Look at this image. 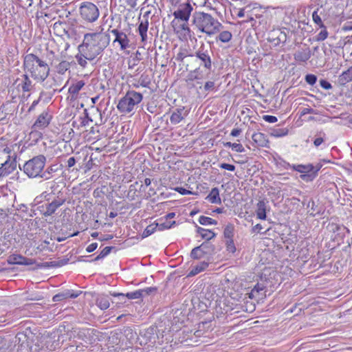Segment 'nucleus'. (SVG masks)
Here are the masks:
<instances>
[{"label":"nucleus","mask_w":352,"mask_h":352,"mask_svg":"<svg viewBox=\"0 0 352 352\" xmlns=\"http://www.w3.org/2000/svg\"><path fill=\"white\" fill-rule=\"evenodd\" d=\"M252 138L259 146L268 147L269 140L264 133L260 132L255 133L252 135Z\"/></svg>","instance_id":"nucleus-19"},{"label":"nucleus","mask_w":352,"mask_h":352,"mask_svg":"<svg viewBox=\"0 0 352 352\" xmlns=\"http://www.w3.org/2000/svg\"><path fill=\"white\" fill-rule=\"evenodd\" d=\"M265 286L263 283H256L250 292H247L245 295H248L250 299H262L265 296Z\"/></svg>","instance_id":"nucleus-13"},{"label":"nucleus","mask_w":352,"mask_h":352,"mask_svg":"<svg viewBox=\"0 0 352 352\" xmlns=\"http://www.w3.org/2000/svg\"><path fill=\"white\" fill-rule=\"evenodd\" d=\"M311 57V52L309 49L298 51L294 54V58L297 61L306 62Z\"/></svg>","instance_id":"nucleus-27"},{"label":"nucleus","mask_w":352,"mask_h":352,"mask_svg":"<svg viewBox=\"0 0 352 352\" xmlns=\"http://www.w3.org/2000/svg\"><path fill=\"white\" fill-rule=\"evenodd\" d=\"M188 113L185 111L184 107L176 109L170 117V121L173 124H179L186 116Z\"/></svg>","instance_id":"nucleus-17"},{"label":"nucleus","mask_w":352,"mask_h":352,"mask_svg":"<svg viewBox=\"0 0 352 352\" xmlns=\"http://www.w3.org/2000/svg\"><path fill=\"white\" fill-rule=\"evenodd\" d=\"M208 266V263L206 262H201L196 266H194L192 270L189 272L188 276H193L197 275V274L203 272L204 270L207 268Z\"/></svg>","instance_id":"nucleus-31"},{"label":"nucleus","mask_w":352,"mask_h":352,"mask_svg":"<svg viewBox=\"0 0 352 352\" xmlns=\"http://www.w3.org/2000/svg\"><path fill=\"white\" fill-rule=\"evenodd\" d=\"M211 54L212 51L205 47L204 44L195 52L196 57L201 61L200 65L204 66L208 70H210L212 67Z\"/></svg>","instance_id":"nucleus-9"},{"label":"nucleus","mask_w":352,"mask_h":352,"mask_svg":"<svg viewBox=\"0 0 352 352\" xmlns=\"http://www.w3.org/2000/svg\"><path fill=\"white\" fill-rule=\"evenodd\" d=\"M72 63V62H68L67 60L61 61L56 67V72L59 74H64L70 68Z\"/></svg>","instance_id":"nucleus-33"},{"label":"nucleus","mask_w":352,"mask_h":352,"mask_svg":"<svg viewBox=\"0 0 352 352\" xmlns=\"http://www.w3.org/2000/svg\"><path fill=\"white\" fill-rule=\"evenodd\" d=\"M199 222L200 224L204 225V226L216 225L217 223V221L212 219L210 217H206V216L199 217Z\"/></svg>","instance_id":"nucleus-42"},{"label":"nucleus","mask_w":352,"mask_h":352,"mask_svg":"<svg viewBox=\"0 0 352 352\" xmlns=\"http://www.w3.org/2000/svg\"><path fill=\"white\" fill-rule=\"evenodd\" d=\"M171 25L175 33L179 34L185 37L190 36L191 30L188 27V21H179L174 19L171 22Z\"/></svg>","instance_id":"nucleus-12"},{"label":"nucleus","mask_w":352,"mask_h":352,"mask_svg":"<svg viewBox=\"0 0 352 352\" xmlns=\"http://www.w3.org/2000/svg\"><path fill=\"white\" fill-rule=\"evenodd\" d=\"M337 230H339L340 232L336 235L334 240L337 241L338 242V244H340V241L344 236L345 233H349V230L344 226H342V227L337 226Z\"/></svg>","instance_id":"nucleus-39"},{"label":"nucleus","mask_w":352,"mask_h":352,"mask_svg":"<svg viewBox=\"0 0 352 352\" xmlns=\"http://www.w3.org/2000/svg\"><path fill=\"white\" fill-rule=\"evenodd\" d=\"M111 295L115 297L122 298V299L125 297H127L129 299H138L142 297L140 289L133 292H129L126 294L122 293H113Z\"/></svg>","instance_id":"nucleus-26"},{"label":"nucleus","mask_w":352,"mask_h":352,"mask_svg":"<svg viewBox=\"0 0 352 352\" xmlns=\"http://www.w3.org/2000/svg\"><path fill=\"white\" fill-rule=\"evenodd\" d=\"M202 76L201 74L199 68H197L193 71H191L187 76L186 81L190 82L197 79H201Z\"/></svg>","instance_id":"nucleus-38"},{"label":"nucleus","mask_w":352,"mask_h":352,"mask_svg":"<svg viewBox=\"0 0 352 352\" xmlns=\"http://www.w3.org/2000/svg\"><path fill=\"white\" fill-rule=\"evenodd\" d=\"M96 305L102 310L109 307L110 298L106 295H99L96 298Z\"/></svg>","instance_id":"nucleus-23"},{"label":"nucleus","mask_w":352,"mask_h":352,"mask_svg":"<svg viewBox=\"0 0 352 352\" xmlns=\"http://www.w3.org/2000/svg\"><path fill=\"white\" fill-rule=\"evenodd\" d=\"M23 67L24 72L37 82H43L50 74V67L47 63L34 54H28L24 56Z\"/></svg>","instance_id":"nucleus-1"},{"label":"nucleus","mask_w":352,"mask_h":352,"mask_svg":"<svg viewBox=\"0 0 352 352\" xmlns=\"http://www.w3.org/2000/svg\"><path fill=\"white\" fill-rule=\"evenodd\" d=\"M288 133V130L287 129H274L272 132V135L274 137H283Z\"/></svg>","instance_id":"nucleus-48"},{"label":"nucleus","mask_w":352,"mask_h":352,"mask_svg":"<svg viewBox=\"0 0 352 352\" xmlns=\"http://www.w3.org/2000/svg\"><path fill=\"white\" fill-rule=\"evenodd\" d=\"M112 248H113V247H109V246L105 247L100 252V253L98 255V256L95 258V260L97 261V260L101 259V258L105 257L106 256H107L111 252V250H112Z\"/></svg>","instance_id":"nucleus-50"},{"label":"nucleus","mask_w":352,"mask_h":352,"mask_svg":"<svg viewBox=\"0 0 352 352\" xmlns=\"http://www.w3.org/2000/svg\"><path fill=\"white\" fill-rule=\"evenodd\" d=\"M211 204H221V198L219 196V190L218 188L215 187L212 188L209 195L206 198Z\"/></svg>","instance_id":"nucleus-22"},{"label":"nucleus","mask_w":352,"mask_h":352,"mask_svg":"<svg viewBox=\"0 0 352 352\" xmlns=\"http://www.w3.org/2000/svg\"><path fill=\"white\" fill-rule=\"evenodd\" d=\"M8 261L10 264L23 265H31L34 263L33 259L24 257L20 254H12L10 256Z\"/></svg>","instance_id":"nucleus-16"},{"label":"nucleus","mask_w":352,"mask_h":352,"mask_svg":"<svg viewBox=\"0 0 352 352\" xmlns=\"http://www.w3.org/2000/svg\"><path fill=\"white\" fill-rule=\"evenodd\" d=\"M116 42L120 44L121 50H125L129 47V39L125 33L121 35Z\"/></svg>","instance_id":"nucleus-36"},{"label":"nucleus","mask_w":352,"mask_h":352,"mask_svg":"<svg viewBox=\"0 0 352 352\" xmlns=\"http://www.w3.org/2000/svg\"><path fill=\"white\" fill-rule=\"evenodd\" d=\"M352 80V68L347 69L342 73L338 77V82L341 85H344Z\"/></svg>","instance_id":"nucleus-29"},{"label":"nucleus","mask_w":352,"mask_h":352,"mask_svg":"<svg viewBox=\"0 0 352 352\" xmlns=\"http://www.w3.org/2000/svg\"><path fill=\"white\" fill-rule=\"evenodd\" d=\"M65 201L64 199H55L51 203L47 204L45 207V210L43 212L45 217H49L52 215L58 208L62 206Z\"/></svg>","instance_id":"nucleus-15"},{"label":"nucleus","mask_w":352,"mask_h":352,"mask_svg":"<svg viewBox=\"0 0 352 352\" xmlns=\"http://www.w3.org/2000/svg\"><path fill=\"white\" fill-rule=\"evenodd\" d=\"M111 32L115 36V40L113 41L114 43L116 42V40L118 39L120 36H121V35H123V34H124V32H120L117 29L112 30Z\"/></svg>","instance_id":"nucleus-63"},{"label":"nucleus","mask_w":352,"mask_h":352,"mask_svg":"<svg viewBox=\"0 0 352 352\" xmlns=\"http://www.w3.org/2000/svg\"><path fill=\"white\" fill-rule=\"evenodd\" d=\"M223 235L226 239H232L234 236V226L232 224H228L226 226L223 231Z\"/></svg>","instance_id":"nucleus-40"},{"label":"nucleus","mask_w":352,"mask_h":352,"mask_svg":"<svg viewBox=\"0 0 352 352\" xmlns=\"http://www.w3.org/2000/svg\"><path fill=\"white\" fill-rule=\"evenodd\" d=\"M232 149L238 153H243L245 151L243 145L241 144L237 143H233V146Z\"/></svg>","instance_id":"nucleus-60"},{"label":"nucleus","mask_w":352,"mask_h":352,"mask_svg":"<svg viewBox=\"0 0 352 352\" xmlns=\"http://www.w3.org/2000/svg\"><path fill=\"white\" fill-rule=\"evenodd\" d=\"M125 336L129 340L131 344L137 338V333L131 328H127L124 330Z\"/></svg>","instance_id":"nucleus-43"},{"label":"nucleus","mask_w":352,"mask_h":352,"mask_svg":"<svg viewBox=\"0 0 352 352\" xmlns=\"http://www.w3.org/2000/svg\"><path fill=\"white\" fill-rule=\"evenodd\" d=\"M305 81L311 85H314L317 81V76L314 74H307L305 76Z\"/></svg>","instance_id":"nucleus-54"},{"label":"nucleus","mask_w":352,"mask_h":352,"mask_svg":"<svg viewBox=\"0 0 352 352\" xmlns=\"http://www.w3.org/2000/svg\"><path fill=\"white\" fill-rule=\"evenodd\" d=\"M312 19L316 24L319 25L320 28H324V25L320 16L318 14V10L313 12Z\"/></svg>","instance_id":"nucleus-47"},{"label":"nucleus","mask_w":352,"mask_h":352,"mask_svg":"<svg viewBox=\"0 0 352 352\" xmlns=\"http://www.w3.org/2000/svg\"><path fill=\"white\" fill-rule=\"evenodd\" d=\"M81 17L86 21L94 22L99 16L98 7L91 2H84L80 7Z\"/></svg>","instance_id":"nucleus-7"},{"label":"nucleus","mask_w":352,"mask_h":352,"mask_svg":"<svg viewBox=\"0 0 352 352\" xmlns=\"http://www.w3.org/2000/svg\"><path fill=\"white\" fill-rule=\"evenodd\" d=\"M320 85L323 89L326 90H329L332 88L331 83L324 79L320 80Z\"/></svg>","instance_id":"nucleus-59"},{"label":"nucleus","mask_w":352,"mask_h":352,"mask_svg":"<svg viewBox=\"0 0 352 352\" xmlns=\"http://www.w3.org/2000/svg\"><path fill=\"white\" fill-rule=\"evenodd\" d=\"M324 29L320 32V33L317 35L316 41H324L328 35L329 33L326 29V27L323 28Z\"/></svg>","instance_id":"nucleus-51"},{"label":"nucleus","mask_w":352,"mask_h":352,"mask_svg":"<svg viewBox=\"0 0 352 352\" xmlns=\"http://www.w3.org/2000/svg\"><path fill=\"white\" fill-rule=\"evenodd\" d=\"M256 216L262 220L266 219V205L263 201H259L257 204Z\"/></svg>","instance_id":"nucleus-30"},{"label":"nucleus","mask_w":352,"mask_h":352,"mask_svg":"<svg viewBox=\"0 0 352 352\" xmlns=\"http://www.w3.org/2000/svg\"><path fill=\"white\" fill-rule=\"evenodd\" d=\"M16 168V163L14 162H10L6 160L4 163L1 164V168L3 172H8L7 175L11 173Z\"/></svg>","instance_id":"nucleus-35"},{"label":"nucleus","mask_w":352,"mask_h":352,"mask_svg":"<svg viewBox=\"0 0 352 352\" xmlns=\"http://www.w3.org/2000/svg\"><path fill=\"white\" fill-rule=\"evenodd\" d=\"M105 36L100 32L87 33L78 50L90 58L95 59L107 47Z\"/></svg>","instance_id":"nucleus-2"},{"label":"nucleus","mask_w":352,"mask_h":352,"mask_svg":"<svg viewBox=\"0 0 352 352\" xmlns=\"http://www.w3.org/2000/svg\"><path fill=\"white\" fill-rule=\"evenodd\" d=\"M157 229V226H156V223L155 224H151V225H149L148 226L146 229L144 230V231L143 232V234H142V236L143 237H147L149 235L152 234L153 233H154V232Z\"/></svg>","instance_id":"nucleus-45"},{"label":"nucleus","mask_w":352,"mask_h":352,"mask_svg":"<svg viewBox=\"0 0 352 352\" xmlns=\"http://www.w3.org/2000/svg\"><path fill=\"white\" fill-rule=\"evenodd\" d=\"M85 82L83 80H78L72 84L69 88V93L72 96H76L84 87Z\"/></svg>","instance_id":"nucleus-32"},{"label":"nucleus","mask_w":352,"mask_h":352,"mask_svg":"<svg viewBox=\"0 0 352 352\" xmlns=\"http://www.w3.org/2000/svg\"><path fill=\"white\" fill-rule=\"evenodd\" d=\"M197 232L199 234L203 239L209 241L213 239L216 234L210 230L197 226Z\"/></svg>","instance_id":"nucleus-28"},{"label":"nucleus","mask_w":352,"mask_h":352,"mask_svg":"<svg viewBox=\"0 0 352 352\" xmlns=\"http://www.w3.org/2000/svg\"><path fill=\"white\" fill-rule=\"evenodd\" d=\"M325 137L326 134L324 132L320 131L317 133L316 138L314 140V146L316 147H318L319 146H320L324 142Z\"/></svg>","instance_id":"nucleus-41"},{"label":"nucleus","mask_w":352,"mask_h":352,"mask_svg":"<svg viewBox=\"0 0 352 352\" xmlns=\"http://www.w3.org/2000/svg\"><path fill=\"white\" fill-rule=\"evenodd\" d=\"M192 6L190 3H186L173 12L175 20L188 21L192 11Z\"/></svg>","instance_id":"nucleus-11"},{"label":"nucleus","mask_w":352,"mask_h":352,"mask_svg":"<svg viewBox=\"0 0 352 352\" xmlns=\"http://www.w3.org/2000/svg\"><path fill=\"white\" fill-rule=\"evenodd\" d=\"M75 58L78 63V64L82 68H86L88 65V61H91L94 60V58H90L89 56H85L82 52H80L75 56Z\"/></svg>","instance_id":"nucleus-24"},{"label":"nucleus","mask_w":352,"mask_h":352,"mask_svg":"<svg viewBox=\"0 0 352 352\" xmlns=\"http://www.w3.org/2000/svg\"><path fill=\"white\" fill-rule=\"evenodd\" d=\"M232 34L229 31H220L219 36L217 37V41H220L222 43H228L231 41Z\"/></svg>","instance_id":"nucleus-34"},{"label":"nucleus","mask_w":352,"mask_h":352,"mask_svg":"<svg viewBox=\"0 0 352 352\" xmlns=\"http://www.w3.org/2000/svg\"><path fill=\"white\" fill-rule=\"evenodd\" d=\"M214 250L213 245L208 242H204L198 247L193 248L191 251L190 256L195 259H199L204 256V255L210 254Z\"/></svg>","instance_id":"nucleus-10"},{"label":"nucleus","mask_w":352,"mask_h":352,"mask_svg":"<svg viewBox=\"0 0 352 352\" xmlns=\"http://www.w3.org/2000/svg\"><path fill=\"white\" fill-rule=\"evenodd\" d=\"M226 250L229 252L234 253L236 251V248L233 239H227L226 241Z\"/></svg>","instance_id":"nucleus-52"},{"label":"nucleus","mask_w":352,"mask_h":352,"mask_svg":"<svg viewBox=\"0 0 352 352\" xmlns=\"http://www.w3.org/2000/svg\"><path fill=\"white\" fill-rule=\"evenodd\" d=\"M138 82L140 83V86L143 87H148L149 85L151 84V80L148 78V75H141L138 80Z\"/></svg>","instance_id":"nucleus-44"},{"label":"nucleus","mask_w":352,"mask_h":352,"mask_svg":"<svg viewBox=\"0 0 352 352\" xmlns=\"http://www.w3.org/2000/svg\"><path fill=\"white\" fill-rule=\"evenodd\" d=\"M175 221H173L172 223H170L168 221L164 222V223H157L156 226L158 230H164L166 229L170 228L173 224H175Z\"/></svg>","instance_id":"nucleus-49"},{"label":"nucleus","mask_w":352,"mask_h":352,"mask_svg":"<svg viewBox=\"0 0 352 352\" xmlns=\"http://www.w3.org/2000/svg\"><path fill=\"white\" fill-rule=\"evenodd\" d=\"M100 332L94 329L82 328L78 329L76 336L78 338L84 341L86 344H93L99 340Z\"/></svg>","instance_id":"nucleus-8"},{"label":"nucleus","mask_w":352,"mask_h":352,"mask_svg":"<svg viewBox=\"0 0 352 352\" xmlns=\"http://www.w3.org/2000/svg\"><path fill=\"white\" fill-rule=\"evenodd\" d=\"M322 166L318 164L314 166L312 164H293L292 168L293 170L302 173L300 177L305 182L313 181L318 175V172L321 168Z\"/></svg>","instance_id":"nucleus-6"},{"label":"nucleus","mask_w":352,"mask_h":352,"mask_svg":"<svg viewBox=\"0 0 352 352\" xmlns=\"http://www.w3.org/2000/svg\"><path fill=\"white\" fill-rule=\"evenodd\" d=\"M52 120V116L48 111H43L39 115L37 120L34 124V127L36 129H42L47 127Z\"/></svg>","instance_id":"nucleus-14"},{"label":"nucleus","mask_w":352,"mask_h":352,"mask_svg":"<svg viewBox=\"0 0 352 352\" xmlns=\"http://www.w3.org/2000/svg\"><path fill=\"white\" fill-rule=\"evenodd\" d=\"M46 163V157L43 155H36L27 161L21 170L30 178H36L42 173Z\"/></svg>","instance_id":"nucleus-5"},{"label":"nucleus","mask_w":352,"mask_h":352,"mask_svg":"<svg viewBox=\"0 0 352 352\" xmlns=\"http://www.w3.org/2000/svg\"><path fill=\"white\" fill-rule=\"evenodd\" d=\"M148 27V19L141 21L138 26V32L141 36L142 41H145L147 38V30Z\"/></svg>","instance_id":"nucleus-25"},{"label":"nucleus","mask_w":352,"mask_h":352,"mask_svg":"<svg viewBox=\"0 0 352 352\" xmlns=\"http://www.w3.org/2000/svg\"><path fill=\"white\" fill-rule=\"evenodd\" d=\"M175 190L179 192L182 195H191L192 192L188 190H186L182 187H177L175 188Z\"/></svg>","instance_id":"nucleus-62"},{"label":"nucleus","mask_w":352,"mask_h":352,"mask_svg":"<svg viewBox=\"0 0 352 352\" xmlns=\"http://www.w3.org/2000/svg\"><path fill=\"white\" fill-rule=\"evenodd\" d=\"M187 56H188V55H187V54H186L185 52H179L177 54V56H176L175 58H176V60H177V61H181V62H182V61L184 60V59L186 57H187Z\"/></svg>","instance_id":"nucleus-61"},{"label":"nucleus","mask_w":352,"mask_h":352,"mask_svg":"<svg viewBox=\"0 0 352 352\" xmlns=\"http://www.w3.org/2000/svg\"><path fill=\"white\" fill-rule=\"evenodd\" d=\"M142 94L135 91H128L118 102L117 108L120 113H130L142 100Z\"/></svg>","instance_id":"nucleus-4"},{"label":"nucleus","mask_w":352,"mask_h":352,"mask_svg":"<svg viewBox=\"0 0 352 352\" xmlns=\"http://www.w3.org/2000/svg\"><path fill=\"white\" fill-rule=\"evenodd\" d=\"M204 89L206 91H212L214 89V82L212 81H208L205 83Z\"/></svg>","instance_id":"nucleus-57"},{"label":"nucleus","mask_w":352,"mask_h":352,"mask_svg":"<svg viewBox=\"0 0 352 352\" xmlns=\"http://www.w3.org/2000/svg\"><path fill=\"white\" fill-rule=\"evenodd\" d=\"M192 23L199 32L209 36L216 34L223 29V25L216 18L205 12H195Z\"/></svg>","instance_id":"nucleus-3"},{"label":"nucleus","mask_w":352,"mask_h":352,"mask_svg":"<svg viewBox=\"0 0 352 352\" xmlns=\"http://www.w3.org/2000/svg\"><path fill=\"white\" fill-rule=\"evenodd\" d=\"M68 294H69L68 290L64 291L61 293H59V294L54 296L52 300L54 302H58L63 299L68 298H69Z\"/></svg>","instance_id":"nucleus-46"},{"label":"nucleus","mask_w":352,"mask_h":352,"mask_svg":"<svg viewBox=\"0 0 352 352\" xmlns=\"http://www.w3.org/2000/svg\"><path fill=\"white\" fill-rule=\"evenodd\" d=\"M23 337V339L17 336V338L19 339L18 343V352H30V346L28 339L23 334L21 335Z\"/></svg>","instance_id":"nucleus-21"},{"label":"nucleus","mask_w":352,"mask_h":352,"mask_svg":"<svg viewBox=\"0 0 352 352\" xmlns=\"http://www.w3.org/2000/svg\"><path fill=\"white\" fill-rule=\"evenodd\" d=\"M76 162V160L74 157H69L67 161V168H70L73 167Z\"/></svg>","instance_id":"nucleus-64"},{"label":"nucleus","mask_w":352,"mask_h":352,"mask_svg":"<svg viewBox=\"0 0 352 352\" xmlns=\"http://www.w3.org/2000/svg\"><path fill=\"white\" fill-rule=\"evenodd\" d=\"M153 331H154V329L153 328H148V329H146L144 333V336H148V339L146 340L145 342V344L147 343V342H151V339L153 338L155 339V336H154V333H153Z\"/></svg>","instance_id":"nucleus-55"},{"label":"nucleus","mask_w":352,"mask_h":352,"mask_svg":"<svg viewBox=\"0 0 352 352\" xmlns=\"http://www.w3.org/2000/svg\"><path fill=\"white\" fill-rule=\"evenodd\" d=\"M140 290L142 296L143 297L144 296L149 295V294H152L153 292H156L157 287H146L145 289H140Z\"/></svg>","instance_id":"nucleus-53"},{"label":"nucleus","mask_w":352,"mask_h":352,"mask_svg":"<svg viewBox=\"0 0 352 352\" xmlns=\"http://www.w3.org/2000/svg\"><path fill=\"white\" fill-rule=\"evenodd\" d=\"M263 119L269 123H274L277 122L278 119L276 116L265 115L263 116Z\"/></svg>","instance_id":"nucleus-58"},{"label":"nucleus","mask_w":352,"mask_h":352,"mask_svg":"<svg viewBox=\"0 0 352 352\" xmlns=\"http://www.w3.org/2000/svg\"><path fill=\"white\" fill-rule=\"evenodd\" d=\"M219 167L222 169L228 170L230 171H234L235 170V166L226 163H221L219 164Z\"/></svg>","instance_id":"nucleus-56"},{"label":"nucleus","mask_w":352,"mask_h":352,"mask_svg":"<svg viewBox=\"0 0 352 352\" xmlns=\"http://www.w3.org/2000/svg\"><path fill=\"white\" fill-rule=\"evenodd\" d=\"M273 34H277L276 37H269L268 41L278 45L280 43H285L287 40V35L285 32H282L280 30H274Z\"/></svg>","instance_id":"nucleus-18"},{"label":"nucleus","mask_w":352,"mask_h":352,"mask_svg":"<svg viewBox=\"0 0 352 352\" xmlns=\"http://www.w3.org/2000/svg\"><path fill=\"white\" fill-rule=\"evenodd\" d=\"M43 296L42 294L38 292H30L25 293L24 296V300H41L43 299Z\"/></svg>","instance_id":"nucleus-37"},{"label":"nucleus","mask_w":352,"mask_h":352,"mask_svg":"<svg viewBox=\"0 0 352 352\" xmlns=\"http://www.w3.org/2000/svg\"><path fill=\"white\" fill-rule=\"evenodd\" d=\"M30 77L31 76L26 73L22 75L21 82L19 84V86H21L23 92L30 91L33 89L34 85Z\"/></svg>","instance_id":"nucleus-20"}]
</instances>
